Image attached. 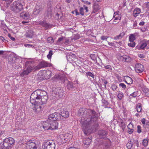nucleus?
Instances as JSON below:
<instances>
[{"mask_svg": "<svg viewBox=\"0 0 149 149\" xmlns=\"http://www.w3.org/2000/svg\"><path fill=\"white\" fill-rule=\"evenodd\" d=\"M78 112L82 117L87 118L82 123L84 132L86 135H87L91 131L93 123L97 120L96 113L95 111L83 108L80 109Z\"/></svg>", "mask_w": 149, "mask_h": 149, "instance_id": "obj_1", "label": "nucleus"}, {"mask_svg": "<svg viewBox=\"0 0 149 149\" xmlns=\"http://www.w3.org/2000/svg\"><path fill=\"white\" fill-rule=\"evenodd\" d=\"M46 94L45 91L40 89L35 91L31 94L30 102L34 104L33 109L36 113H38L41 111L42 105L46 103L48 99Z\"/></svg>", "mask_w": 149, "mask_h": 149, "instance_id": "obj_2", "label": "nucleus"}, {"mask_svg": "<svg viewBox=\"0 0 149 149\" xmlns=\"http://www.w3.org/2000/svg\"><path fill=\"white\" fill-rule=\"evenodd\" d=\"M50 130L56 129L58 127V123L56 120H60L61 118L58 113L55 112L49 115Z\"/></svg>", "mask_w": 149, "mask_h": 149, "instance_id": "obj_3", "label": "nucleus"}, {"mask_svg": "<svg viewBox=\"0 0 149 149\" xmlns=\"http://www.w3.org/2000/svg\"><path fill=\"white\" fill-rule=\"evenodd\" d=\"M25 3L23 1H17L14 2L11 6L12 11L16 13H19L23 9Z\"/></svg>", "mask_w": 149, "mask_h": 149, "instance_id": "obj_4", "label": "nucleus"}, {"mask_svg": "<svg viewBox=\"0 0 149 149\" xmlns=\"http://www.w3.org/2000/svg\"><path fill=\"white\" fill-rule=\"evenodd\" d=\"M14 139L12 137L5 139L3 141V145L6 149H10L11 147L13 146L15 143Z\"/></svg>", "mask_w": 149, "mask_h": 149, "instance_id": "obj_5", "label": "nucleus"}, {"mask_svg": "<svg viewBox=\"0 0 149 149\" xmlns=\"http://www.w3.org/2000/svg\"><path fill=\"white\" fill-rule=\"evenodd\" d=\"M27 149H38L39 148V144L37 141L29 140L25 144Z\"/></svg>", "mask_w": 149, "mask_h": 149, "instance_id": "obj_6", "label": "nucleus"}, {"mask_svg": "<svg viewBox=\"0 0 149 149\" xmlns=\"http://www.w3.org/2000/svg\"><path fill=\"white\" fill-rule=\"evenodd\" d=\"M55 142L53 140H49L44 143L42 148L44 149H55Z\"/></svg>", "mask_w": 149, "mask_h": 149, "instance_id": "obj_7", "label": "nucleus"}, {"mask_svg": "<svg viewBox=\"0 0 149 149\" xmlns=\"http://www.w3.org/2000/svg\"><path fill=\"white\" fill-rule=\"evenodd\" d=\"M52 72L49 70L43 72L41 74L42 77L43 79H49L51 77Z\"/></svg>", "mask_w": 149, "mask_h": 149, "instance_id": "obj_8", "label": "nucleus"}, {"mask_svg": "<svg viewBox=\"0 0 149 149\" xmlns=\"http://www.w3.org/2000/svg\"><path fill=\"white\" fill-rule=\"evenodd\" d=\"M134 69L137 73L142 72L144 70V66L140 63L136 64L135 65Z\"/></svg>", "mask_w": 149, "mask_h": 149, "instance_id": "obj_9", "label": "nucleus"}, {"mask_svg": "<svg viewBox=\"0 0 149 149\" xmlns=\"http://www.w3.org/2000/svg\"><path fill=\"white\" fill-rule=\"evenodd\" d=\"M33 69V67L31 66H28L26 68H25L24 70L20 74L21 76H24L27 75Z\"/></svg>", "mask_w": 149, "mask_h": 149, "instance_id": "obj_10", "label": "nucleus"}, {"mask_svg": "<svg viewBox=\"0 0 149 149\" xmlns=\"http://www.w3.org/2000/svg\"><path fill=\"white\" fill-rule=\"evenodd\" d=\"M63 89L60 88L58 87L56 89L54 93L57 97L61 98L63 96Z\"/></svg>", "mask_w": 149, "mask_h": 149, "instance_id": "obj_11", "label": "nucleus"}, {"mask_svg": "<svg viewBox=\"0 0 149 149\" xmlns=\"http://www.w3.org/2000/svg\"><path fill=\"white\" fill-rule=\"evenodd\" d=\"M61 116V119H62V117H64L65 118H67L69 116V113L68 112L66 109H61L60 111V113H58Z\"/></svg>", "mask_w": 149, "mask_h": 149, "instance_id": "obj_12", "label": "nucleus"}, {"mask_svg": "<svg viewBox=\"0 0 149 149\" xmlns=\"http://www.w3.org/2000/svg\"><path fill=\"white\" fill-rule=\"evenodd\" d=\"M34 33L33 30L31 29L26 32L24 36L26 38H32L33 36Z\"/></svg>", "mask_w": 149, "mask_h": 149, "instance_id": "obj_13", "label": "nucleus"}, {"mask_svg": "<svg viewBox=\"0 0 149 149\" xmlns=\"http://www.w3.org/2000/svg\"><path fill=\"white\" fill-rule=\"evenodd\" d=\"M120 60L123 61L127 62H130L131 60V58L129 56L123 55L119 56Z\"/></svg>", "mask_w": 149, "mask_h": 149, "instance_id": "obj_14", "label": "nucleus"}, {"mask_svg": "<svg viewBox=\"0 0 149 149\" xmlns=\"http://www.w3.org/2000/svg\"><path fill=\"white\" fill-rule=\"evenodd\" d=\"M52 64L47 63V62L42 61L39 63L38 65V67L39 68H44L47 67H50L51 66Z\"/></svg>", "mask_w": 149, "mask_h": 149, "instance_id": "obj_15", "label": "nucleus"}, {"mask_svg": "<svg viewBox=\"0 0 149 149\" xmlns=\"http://www.w3.org/2000/svg\"><path fill=\"white\" fill-rule=\"evenodd\" d=\"M60 137L58 139V142L59 145L63 144L64 143L67 142V140H65V136L64 134H62L60 135Z\"/></svg>", "mask_w": 149, "mask_h": 149, "instance_id": "obj_16", "label": "nucleus"}, {"mask_svg": "<svg viewBox=\"0 0 149 149\" xmlns=\"http://www.w3.org/2000/svg\"><path fill=\"white\" fill-rule=\"evenodd\" d=\"M42 10V8L38 6H37L33 10V14L36 15H37L40 14L41 13V11Z\"/></svg>", "mask_w": 149, "mask_h": 149, "instance_id": "obj_17", "label": "nucleus"}, {"mask_svg": "<svg viewBox=\"0 0 149 149\" xmlns=\"http://www.w3.org/2000/svg\"><path fill=\"white\" fill-rule=\"evenodd\" d=\"M50 120L48 118L47 121L43 123V127L45 130H50Z\"/></svg>", "mask_w": 149, "mask_h": 149, "instance_id": "obj_18", "label": "nucleus"}, {"mask_svg": "<svg viewBox=\"0 0 149 149\" xmlns=\"http://www.w3.org/2000/svg\"><path fill=\"white\" fill-rule=\"evenodd\" d=\"M100 8L99 5L97 3H94L93 6V11L92 13H95Z\"/></svg>", "mask_w": 149, "mask_h": 149, "instance_id": "obj_19", "label": "nucleus"}, {"mask_svg": "<svg viewBox=\"0 0 149 149\" xmlns=\"http://www.w3.org/2000/svg\"><path fill=\"white\" fill-rule=\"evenodd\" d=\"M20 16L24 18V19H27L29 18V15L28 13L22 12L20 14Z\"/></svg>", "mask_w": 149, "mask_h": 149, "instance_id": "obj_20", "label": "nucleus"}, {"mask_svg": "<svg viewBox=\"0 0 149 149\" xmlns=\"http://www.w3.org/2000/svg\"><path fill=\"white\" fill-rule=\"evenodd\" d=\"M141 12L140 9L139 8H135L133 11V14L134 17H136Z\"/></svg>", "mask_w": 149, "mask_h": 149, "instance_id": "obj_21", "label": "nucleus"}, {"mask_svg": "<svg viewBox=\"0 0 149 149\" xmlns=\"http://www.w3.org/2000/svg\"><path fill=\"white\" fill-rule=\"evenodd\" d=\"M65 136V140H67V142L70 141L72 139V135L69 133H67L64 134Z\"/></svg>", "mask_w": 149, "mask_h": 149, "instance_id": "obj_22", "label": "nucleus"}, {"mask_svg": "<svg viewBox=\"0 0 149 149\" xmlns=\"http://www.w3.org/2000/svg\"><path fill=\"white\" fill-rule=\"evenodd\" d=\"M119 12L115 13L114 14L113 18L115 20H120L121 18L120 15L119 14Z\"/></svg>", "mask_w": 149, "mask_h": 149, "instance_id": "obj_23", "label": "nucleus"}, {"mask_svg": "<svg viewBox=\"0 0 149 149\" xmlns=\"http://www.w3.org/2000/svg\"><path fill=\"white\" fill-rule=\"evenodd\" d=\"M91 142V137L84 139L83 140V142L85 145L89 144Z\"/></svg>", "mask_w": 149, "mask_h": 149, "instance_id": "obj_24", "label": "nucleus"}, {"mask_svg": "<svg viewBox=\"0 0 149 149\" xmlns=\"http://www.w3.org/2000/svg\"><path fill=\"white\" fill-rule=\"evenodd\" d=\"M39 24L42 26L43 27H45L47 29L49 27V25L45 22L42 21H40Z\"/></svg>", "mask_w": 149, "mask_h": 149, "instance_id": "obj_25", "label": "nucleus"}, {"mask_svg": "<svg viewBox=\"0 0 149 149\" xmlns=\"http://www.w3.org/2000/svg\"><path fill=\"white\" fill-rule=\"evenodd\" d=\"M66 87L69 90L73 89L74 88L73 83L71 81H68Z\"/></svg>", "mask_w": 149, "mask_h": 149, "instance_id": "obj_26", "label": "nucleus"}, {"mask_svg": "<svg viewBox=\"0 0 149 149\" xmlns=\"http://www.w3.org/2000/svg\"><path fill=\"white\" fill-rule=\"evenodd\" d=\"M126 80H125V82L128 84H130L132 83L133 81L132 79L128 76L126 77Z\"/></svg>", "mask_w": 149, "mask_h": 149, "instance_id": "obj_27", "label": "nucleus"}, {"mask_svg": "<svg viewBox=\"0 0 149 149\" xmlns=\"http://www.w3.org/2000/svg\"><path fill=\"white\" fill-rule=\"evenodd\" d=\"M136 109L138 112H140L142 110L141 104L140 103H138L136 106Z\"/></svg>", "mask_w": 149, "mask_h": 149, "instance_id": "obj_28", "label": "nucleus"}, {"mask_svg": "<svg viewBox=\"0 0 149 149\" xmlns=\"http://www.w3.org/2000/svg\"><path fill=\"white\" fill-rule=\"evenodd\" d=\"M135 39V35L134 34H131L129 37V41H134Z\"/></svg>", "mask_w": 149, "mask_h": 149, "instance_id": "obj_29", "label": "nucleus"}, {"mask_svg": "<svg viewBox=\"0 0 149 149\" xmlns=\"http://www.w3.org/2000/svg\"><path fill=\"white\" fill-rule=\"evenodd\" d=\"M145 95L148 97H149V89L145 88L143 90Z\"/></svg>", "mask_w": 149, "mask_h": 149, "instance_id": "obj_30", "label": "nucleus"}, {"mask_svg": "<svg viewBox=\"0 0 149 149\" xmlns=\"http://www.w3.org/2000/svg\"><path fill=\"white\" fill-rule=\"evenodd\" d=\"M86 75L87 77L89 76V77H91L93 78H94L95 77V75L93 73L90 72H86Z\"/></svg>", "mask_w": 149, "mask_h": 149, "instance_id": "obj_31", "label": "nucleus"}, {"mask_svg": "<svg viewBox=\"0 0 149 149\" xmlns=\"http://www.w3.org/2000/svg\"><path fill=\"white\" fill-rule=\"evenodd\" d=\"M147 44L146 43H142L140 45L139 49H144V48H145L146 47L147 45Z\"/></svg>", "mask_w": 149, "mask_h": 149, "instance_id": "obj_32", "label": "nucleus"}, {"mask_svg": "<svg viewBox=\"0 0 149 149\" xmlns=\"http://www.w3.org/2000/svg\"><path fill=\"white\" fill-rule=\"evenodd\" d=\"M120 127L121 128L123 131L124 130V129L125 127V124L123 121L121 122L119 124Z\"/></svg>", "mask_w": 149, "mask_h": 149, "instance_id": "obj_33", "label": "nucleus"}, {"mask_svg": "<svg viewBox=\"0 0 149 149\" xmlns=\"http://www.w3.org/2000/svg\"><path fill=\"white\" fill-rule=\"evenodd\" d=\"M124 96L123 93L120 92L117 95V97L119 99L121 100Z\"/></svg>", "mask_w": 149, "mask_h": 149, "instance_id": "obj_34", "label": "nucleus"}, {"mask_svg": "<svg viewBox=\"0 0 149 149\" xmlns=\"http://www.w3.org/2000/svg\"><path fill=\"white\" fill-rule=\"evenodd\" d=\"M12 66L15 68V69H18L20 66V64H18V63L16 62L13 64Z\"/></svg>", "mask_w": 149, "mask_h": 149, "instance_id": "obj_35", "label": "nucleus"}, {"mask_svg": "<svg viewBox=\"0 0 149 149\" xmlns=\"http://www.w3.org/2000/svg\"><path fill=\"white\" fill-rule=\"evenodd\" d=\"M102 104H103V106L105 107H106L109 104L107 100H102Z\"/></svg>", "mask_w": 149, "mask_h": 149, "instance_id": "obj_36", "label": "nucleus"}, {"mask_svg": "<svg viewBox=\"0 0 149 149\" xmlns=\"http://www.w3.org/2000/svg\"><path fill=\"white\" fill-rule=\"evenodd\" d=\"M131 42L128 44V45L132 47H134L135 45V43L134 41H130Z\"/></svg>", "mask_w": 149, "mask_h": 149, "instance_id": "obj_37", "label": "nucleus"}, {"mask_svg": "<svg viewBox=\"0 0 149 149\" xmlns=\"http://www.w3.org/2000/svg\"><path fill=\"white\" fill-rule=\"evenodd\" d=\"M143 144L144 146H146L148 145V140L147 139H143Z\"/></svg>", "mask_w": 149, "mask_h": 149, "instance_id": "obj_38", "label": "nucleus"}, {"mask_svg": "<svg viewBox=\"0 0 149 149\" xmlns=\"http://www.w3.org/2000/svg\"><path fill=\"white\" fill-rule=\"evenodd\" d=\"M47 15L48 17H51L52 16V10L50 8L48 9L47 10Z\"/></svg>", "mask_w": 149, "mask_h": 149, "instance_id": "obj_39", "label": "nucleus"}, {"mask_svg": "<svg viewBox=\"0 0 149 149\" xmlns=\"http://www.w3.org/2000/svg\"><path fill=\"white\" fill-rule=\"evenodd\" d=\"M1 27L3 29H8L7 26L4 24V22H2L1 23Z\"/></svg>", "mask_w": 149, "mask_h": 149, "instance_id": "obj_40", "label": "nucleus"}, {"mask_svg": "<svg viewBox=\"0 0 149 149\" xmlns=\"http://www.w3.org/2000/svg\"><path fill=\"white\" fill-rule=\"evenodd\" d=\"M53 52L52 50L49 51L48 54L47 55V57L49 59L51 58V56L53 54Z\"/></svg>", "mask_w": 149, "mask_h": 149, "instance_id": "obj_41", "label": "nucleus"}, {"mask_svg": "<svg viewBox=\"0 0 149 149\" xmlns=\"http://www.w3.org/2000/svg\"><path fill=\"white\" fill-rule=\"evenodd\" d=\"M131 142L130 141V143H128L126 145L128 149H130L132 146V144L130 143Z\"/></svg>", "mask_w": 149, "mask_h": 149, "instance_id": "obj_42", "label": "nucleus"}, {"mask_svg": "<svg viewBox=\"0 0 149 149\" xmlns=\"http://www.w3.org/2000/svg\"><path fill=\"white\" fill-rule=\"evenodd\" d=\"M47 41L49 43H52L53 42V39L52 37H48L47 39Z\"/></svg>", "mask_w": 149, "mask_h": 149, "instance_id": "obj_43", "label": "nucleus"}, {"mask_svg": "<svg viewBox=\"0 0 149 149\" xmlns=\"http://www.w3.org/2000/svg\"><path fill=\"white\" fill-rule=\"evenodd\" d=\"M80 37V36L78 34H77L75 35L73 38V39L74 40L79 39Z\"/></svg>", "mask_w": 149, "mask_h": 149, "instance_id": "obj_44", "label": "nucleus"}, {"mask_svg": "<svg viewBox=\"0 0 149 149\" xmlns=\"http://www.w3.org/2000/svg\"><path fill=\"white\" fill-rule=\"evenodd\" d=\"M107 134L106 131L104 130H102L101 131V132L100 133V134L102 136H105Z\"/></svg>", "mask_w": 149, "mask_h": 149, "instance_id": "obj_45", "label": "nucleus"}, {"mask_svg": "<svg viewBox=\"0 0 149 149\" xmlns=\"http://www.w3.org/2000/svg\"><path fill=\"white\" fill-rule=\"evenodd\" d=\"M111 87L112 90L113 91H115L116 90L117 88V86L115 84H113L112 85Z\"/></svg>", "mask_w": 149, "mask_h": 149, "instance_id": "obj_46", "label": "nucleus"}, {"mask_svg": "<svg viewBox=\"0 0 149 149\" xmlns=\"http://www.w3.org/2000/svg\"><path fill=\"white\" fill-rule=\"evenodd\" d=\"M104 68L107 69H108L109 71L111 70H112L111 67L110 65H107L104 66Z\"/></svg>", "mask_w": 149, "mask_h": 149, "instance_id": "obj_47", "label": "nucleus"}, {"mask_svg": "<svg viewBox=\"0 0 149 149\" xmlns=\"http://www.w3.org/2000/svg\"><path fill=\"white\" fill-rule=\"evenodd\" d=\"M84 8L82 7L80 8L79 9L80 13L82 15H84Z\"/></svg>", "mask_w": 149, "mask_h": 149, "instance_id": "obj_48", "label": "nucleus"}, {"mask_svg": "<svg viewBox=\"0 0 149 149\" xmlns=\"http://www.w3.org/2000/svg\"><path fill=\"white\" fill-rule=\"evenodd\" d=\"M127 132L130 134H132L134 132V130L133 129H128Z\"/></svg>", "mask_w": 149, "mask_h": 149, "instance_id": "obj_49", "label": "nucleus"}, {"mask_svg": "<svg viewBox=\"0 0 149 149\" xmlns=\"http://www.w3.org/2000/svg\"><path fill=\"white\" fill-rule=\"evenodd\" d=\"M128 129H133V125L131 123H129L127 126Z\"/></svg>", "mask_w": 149, "mask_h": 149, "instance_id": "obj_50", "label": "nucleus"}, {"mask_svg": "<svg viewBox=\"0 0 149 149\" xmlns=\"http://www.w3.org/2000/svg\"><path fill=\"white\" fill-rule=\"evenodd\" d=\"M137 132L139 133L141 132V127L140 125H138L137 126Z\"/></svg>", "mask_w": 149, "mask_h": 149, "instance_id": "obj_51", "label": "nucleus"}, {"mask_svg": "<svg viewBox=\"0 0 149 149\" xmlns=\"http://www.w3.org/2000/svg\"><path fill=\"white\" fill-rule=\"evenodd\" d=\"M7 1L6 3L7 4V6H8L10 3L13 1V0H3Z\"/></svg>", "mask_w": 149, "mask_h": 149, "instance_id": "obj_52", "label": "nucleus"}, {"mask_svg": "<svg viewBox=\"0 0 149 149\" xmlns=\"http://www.w3.org/2000/svg\"><path fill=\"white\" fill-rule=\"evenodd\" d=\"M143 126L145 128L146 127L148 128L149 127V121H147L146 122L145 124L143 125Z\"/></svg>", "mask_w": 149, "mask_h": 149, "instance_id": "obj_53", "label": "nucleus"}, {"mask_svg": "<svg viewBox=\"0 0 149 149\" xmlns=\"http://www.w3.org/2000/svg\"><path fill=\"white\" fill-rule=\"evenodd\" d=\"M90 57L94 61L96 59V56L95 55L91 54L90 55Z\"/></svg>", "mask_w": 149, "mask_h": 149, "instance_id": "obj_54", "label": "nucleus"}, {"mask_svg": "<svg viewBox=\"0 0 149 149\" xmlns=\"http://www.w3.org/2000/svg\"><path fill=\"white\" fill-rule=\"evenodd\" d=\"M72 13L73 14L75 13L76 15H78L79 14V13L77 9L75 10L74 11H72Z\"/></svg>", "mask_w": 149, "mask_h": 149, "instance_id": "obj_55", "label": "nucleus"}, {"mask_svg": "<svg viewBox=\"0 0 149 149\" xmlns=\"http://www.w3.org/2000/svg\"><path fill=\"white\" fill-rule=\"evenodd\" d=\"M119 86L122 87L123 88L125 89L126 88V86L123 83H121L119 84Z\"/></svg>", "mask_w": 149, "mask_h": 149, "instance_id": "obj_56", "label": "nucleus"}, {"mask_svg": "<svg viewBox=\"0 0 149 149\" xmlns=\"http://www.w3.org/2000/svg\"><path fill=\"white\" fill-rule=\"evenodd\" d=\"M122 38L120 34L115 36L114 38V39L117 40Z\"/></svg>", "mask_w": 149, "mask_h": 149, "instance_id": "obj_57", "label": "nucleus"}, {"mask_svg": "<svg viewBox=\"0 0 149 149\" xmlns=\"http://www.w3.org/2000/svg\"><path fill=\"white\" fill-rule=\"evenodd\" d=\"M24 46L25 47H34V46L33 45H31L30 44H25L24 45Z\"/></svg>", "mask_w": 149, "mask_h": 149, "instance_id": "obj_58", "label": "nucleus"}, {"mask_svg": "<svg viewBox=\"0 0 149 149\" xmlns=\"http://www.w3.org/2000/svg\"><path fill=\"white\" fill-rule=\"evenodd\" d=\"M108 38V37L105 36H102L101 37V40H106Z\"/></svg>", "mask_w": 149, "mask_h": 149, "instance_id": "obj_59", "label": "nucleus"}, {"mask_svg": "<svg viewBox=\"0 0 149 149\" xmlns=\"http://www.w3.org/2000/svg\"><path fill=\"white\" fill-rule=\"evenodd\" d=\"M130 95L134 97H135L137 96V93L135 92H134L130 94Z\"/></svg>", "mask_w": 149, "mask_h": 149, "instance_id": "obj_60", "label": "nucleus"}, {"mask_svg": "<svg viewBox=\"0 0 149 149\" xmlns=\"http://www.w3.org/2000/svg\"><path fill=\"white\" fill-rule=\"evenodd\" d=\"M146 119L144 118H143L141 120V121L142 122V124H143V125H144V124H145V123H146Z\"/></svg>", "mask_w": 149, "mask_h": 149, "instance_id": "obj_61", "label": "nucleus"}, {"mask_svg": "<svg viewBox=\"0 0 149 149\" xmlns=\"http://www.w3.org/2000/svg\"><path fill=\"white\" fill-rule=\"evenodd\" d=\"M145 4L146 7L148 10H149V2L145 3Z\"/></svg>", "mask_w": 149, "mask_h": 149, "instance_id": "obj_62", "label": "nucleus"}, {"mask_svg": "<svg viewBox=\"0 0 149 149\" xmlns=\"http://www.w3.org/2000/svg\"><path fill=\"white\" fill-rule=\"evenodd\" d=\"M84 3H85L86 4H88V5H90L91 4V3L90 2H89L88 1H83V0H81Z\"/></svg>", "mask_w": 149, "mask_h": 149, "instance_id": "obj_63", "label": "nucleus"}, {"mask_svg": "<svg viewBox=\"0 0 149 149\" xmlns=\"http://www.w3.org/2000/svg\"><path fill=\"white\" fill-rule=\"evenodd\" d=\"M0 40H2L3 42H6V40L2 36H0Z\"/></svg>", "mask_w": 149, "mask_h": 149, "instance_id": "obj_64", "label": "nucleus"}]
</instances>
